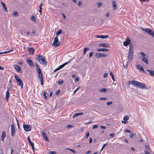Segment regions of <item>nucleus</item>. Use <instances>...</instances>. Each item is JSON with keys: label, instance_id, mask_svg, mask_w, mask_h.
I'll list each match as a JSON object with an SVG mask.
<instances>
[{"label": "nucleus", "instance_id": "obj_1", "mask_svg": "<svg viewBox=\"0 0 154 154\" xmlns=\"http://www.w3.org/2000/svg\"><path fill=\"white\" fill-rule=\"evenodd\" d=\"M132 84L133 85L137 86V87H139L140 88H145L147 89V88L145 85L142 83L136 81L132 80L128 82V85Z\"/></svg>", "mask_w": 154, "mask_h": 154}, {"label": "nucleus", "instance_id": "obj_2", "mask_svg": "<svg viewBox=\"0 0 154 154\" xmlns=\"http://www.w3.org/2000/svg\"><path fill=\"white\" fill-rule=\"evenodd\" d=\"M134 48L132 45L130 44L129 45V49L128 56V59L129 60H131L133 57Z\"/></svg>", "mask_w": 154, "mask_h": 154}, {"label": "nucleus", "instance_id": "obj_3", "mask_svg": "<svg viewBox=\"0 0 154 154\" xmlns=\"http://www.w3.org/2000/svg\"><path fill=\"white\" fill-rule=\"evenodd\" d=\"M38 60L41 64L44 65L45 66L46 65L47 62L45 60V57L40 54L38 55Z\"/></svg>", "mask_w": 154, "mask_h": 154}, {"label": "nucleus", "instance_id": "obj_4", "mask_svg": "<svg viewBox=\"0 0 154 154\" xmlns=\"http://www.w3.org/2000/svg\"><path fill=\"white\" fill-rule=\"evenodd\" d=\"M15 78L17 82V85L21 86V89H22L23 88V83L22 80L18 76L15 75Z\"/></svg>", "mask_w": 154, "mask_h": 154}, {"label": "nucleus", "instance_id": "obj_5", "mask_svg": "<svg viewBox=\"0 0 154 154\" xmlns=\"http://www.w3.org/2000/svg\"><path fill=\"white\" fill-rule=\"evenodd\" d=\"M60 42L59 41V40L57 37H56L54 38V40L53 43L52 44V46L57 47L60 45Z\"/></svg>", "mask_w": 154, "mask_h": 154}, {"label": "nucleus", "instance_id": "obj_6", "mask_svg": "<svg viewBox=\"0 0 154 154\" xmlns=\"http://www.w3.org/2000/svg\"><path fill=\"white\" fill-rule=\"evenodd\" d=\"M23 128L25 131L28 132L30 131L31 130V127L30 125H29L23 124Z\"/></svg>", "mask_w": 154, "mask_h": 154}, {"label": "nucleus", "instance_id": "obj_7", "mask_svg": "<svg viewBox=\"0 0 154 154\" xmlns=\"http://www.w3.org/2000/svg\"><path fill=\"white\" fill-rule=\"evenodd\" d=\"M11 135L13 137L15 133V130L14 126V124L13 123L11 125Z\"/></svg>", "mask_w": 154, "mask_h": 154}, {"label": "nucleus", "instance_id": "obj_8", "mask_svg": "<svg viewBox=\"0 0 154 154\" xmlns=\"http://www.w3.org/2000/svg\"><path fill=\"white\" fill-rule=\"evenodd\" d=\"M96 58H98L103 57H106L107 56V55L105 54L101 53H97L96 54Z\"/></svg>", "mask_w": 154, "mask_h": 154}, {"label": "nucleus", "instance_id": "obj_9", "mask_svg": "<svg viewBox=\"0 0 154 154\" xmlns=\"http://www.w3.org/2000/svg\"><path fill=\"white\" fill-rule=\"evenodd\" d=\"M112 5L113 6V10L115 11L118 9L116 3L114 0L112 1Z\"/></svg>", "mask_w": 154, "mask_h": 154}, {"label": "nucleus", "instance_id": "obj_10", "mask_svg": "<svg viewBox=\"0 0 154 154\" xmlns=\"http://www.w3.org/2000/svg\"><path fill=\"white\" fill-rule=\"evenodd\" d=\"M99 46L100 47L106 48H109L110 45L107 43H103L99 44Z\"/></svg>", "mask_w": 154, "mask_h": 154}, {"label": "nucleus", "instance_id": "obj_11", "mask_svg": "<svg viewBox=\"0 0 154 154\" xmlns=\"http://www.w3.org/2000/svg\"><path fill=\"white\" fill-rule=\"evenodd\" d=\"M129 119V117L128 116H125L124 117L123 119L124 121H122V122L123 123L125 124H127L128 122L126 121Z\"/></svg>", "mask_w": 154, "mask_h": 154}, {"label": "nucleus", "instance_id": "obj_12", "mask_svg": "<svg viewBox=\"0 0 154 154\" xmlns=\"http://www.w3.org/2000/svg\"><path fill=\"white\" fill-rule=\"evenodd\" d=\"M26 62L28 64L31 66L32 67L34 66V64L32 60H27Z\"/></svg>", "mask_w": 154, "mask_h": 154}, {"label": "nucleus", "instance_id": "obj_13", "mask_svg": "<svg viewBox=\"0 0 154 154\" xmlns=\"http://www.w3.org/2000/svg\"><path fill=\"white\" fill-rule=\"evenodd\" d=\"M14 67L17 70L18 72L22 73V72L21 71V67L19 66L15 65L14 66Z\"/></svg>", "mask_w": 154, "mask_h": 154}, {"label": "nucleus", "instance_id": "obj_14", "mask_svg": "<svg viewBox=\"0 0 154 154\" xmlns=\"http://www.w3.org/2000/svg\"><path fill=\"white\" fill-rule=\"evenodd\" d=\"M130 40L127 38L126 40L124 43V45L125 46H127L130 43Z\"/></svg>", "mask_w": 154, "mask_h": 154}, {"label": "nucleus", "instance_id": "obj_15", "mask_svg": "<svg viewBox=\"0 0 154 154\" xmlns=\"http://www.w3.org/2000/svg\"><path fill=\"white\" fill-rule=\"evenodd\" d=\"M6 135L5 133V131H3L2 132V135L1 140H2L3 142H4V138L6 137Z\"/></svg>", "mask_w": 154, "mask_h": 154}, {"label": "nucleus", "instance_id": "obj_16", "mask_svg": "<svg viewBox=\"0 0 154 154\" xmlns=\"http://www.w3.org/2000/svg\"><path fill=\"white\" fill-rule=\"evenodd\" d=\"M42 134L44 139L47 141H48L49 140L47 138V136L46 135V134L45 133L44 131H42Z\"/></svg>", "mask_w": 154, "mask_h": 154}, {"label": "nucleus", "instance_id": "obj_17", "mask_svg": "<svg viewBox=\"0 0 154 154\" xmlns=\"http://www.w3.org/2000/svg\"><path fill=\"white\" fill-rule=\"evenodd\" d=\"M137 68L139 70H141L143 72H145L143 67L141 65H138L137 66Z\"/></svg>", "mask_w": 154, "mask_h": 154}, {"label": "nucleus", "instance_id": "obj_18", "mask_svg": "<svg viewBox=\"0 0 154 154\" xmlns=\"http://www.w3.org/2000/svg\"><path fill=\"white\" fill-rule=\"evenodd\" d=\"M147 71H148L149 73V74L152 76H154V71L151 69H147Z\"/></svg>", "mask_w": 154, "mask_h": 154}, {"label": "nucleus", "instance_id": "obj_19", "mask_svg": "<svg viewBox=\"0 0 154 154\" xmlns=\"http://www.w3.org/2000/svg\"><path fill=\"white\" fill-rule=\"evenodd\" d=\"M97 50L98 51H109V50L106 49V48H101L98 49Z\"/></svg>", "mask_w": 154, "mask_h": 154}, {"label": "nucleus", "instance_id": "obj_20", "mask_svg": "<svg viewBox=\"0 0 154 154\" xmlns=\"http://www.w3.org/2000/svg\"><path fill=\"white\" fill-rule=\"evenodd\" d=\"M10 96V93L9 91V90H8L7 91L6 93V98L7 101H8V98Z\"/></svg>", "mask_w": 154, "mask_h": 154}, {"label": "nucleus", "instance_id": "obj_21", "mask_svg": "<svg viewBox=\"0 0 154 154\" xmlns=\"http://www.w3.org/2000/svg\"><path fill=\"white\" fill-rule=\"evenodd\" d=\"M29 51L30 53L32 54H34L35 50L34 48L30 47L29 49Z\"/></svg>", "mask_w": 154, "mask_h": 154}, {"label": "nucleus", "instance_id": "obj_22", "mask_svg": "<svg viewBox=\"0 0 154 154\" xmlns=\"http://www.w3.org/2000/svg\"><path fill=\"white\" fill-rule=\"evenodd\" d=\"M1 4L3 7V9L6 12H8V10L7 7L5 6V4L2 2V1L1 2Z\"/></svg>", "mask_w": 154, "mask_h": 154}, {"label": "nucleus", "instance_id": "obj_23", "mask_svg": "<svg viewBox=\"0 0 154 154\" xmlns=\"http://www.w3.org/2000/svg\"><path fill=\"white\" fill-rule=\"evenodd\" d=\"M142 60L143 62H145L146 64H148V60L146 58H145L144 57H143Z\"/></svg>", "mask_w": 154, "mask_h": 154}, {"label": "nucleus", "instance_id": "obj_24", "mask_svg": "<svg viewBox=\"0 0 154 154\" xmlns=\"http://www.w3.org/2000/svg\"><path fill=\"white\" fill-rule=\"evenodd\" d=\"M143 30L144 31L147 32L149 34L150 32H151V30L148 28H145L143 29Z\"/></svg>", "mask_w": 154, "mask_h": 154}, {"label": "nucleus", "instance_id": "obj_25", "mask_svg": "<svg viewBox=\"0 0 154 154\" xmlns=\"http://www.w3.org/2000/svg\"><path fill=\"white\" fill-rule=\"evenodd\" d=\"M108 90V89L106 90V88H102L99 90V91L101 92H105Z\"/></svg>", "mask_w": 154, "mask_h": 154}, {"label": "nucleus", "instance_id": "obj_26", "mask_svg": "<svg viewBox=\"0 0 154 154\" xmlns=\"http://www.w3.org/2000/svg\"><path fill=\"white\" fill-rule=\"evenodd\" d=\"M62 32V29H60L59 31L57 32L56 33V35L57 36H58L59 34H61Z\"/></svg>", "mask_w": 154, "mask_h": 154}, {"label": "nucleus", "instance_id": "obj_27", "mask_svg": "<svg viewBox=\"0 0 154 154\" xmlns=\"http://www.w3.org/2000/svg\"><path fill=\"white\" fill-rule=\"evenodd\" d=\"M27 139H28V141L29 143L30 144L31 146H33L34 143L31 142V141L30 140V139L29 137H27Z\"/></svg>", "mask_w": 154, "mask_h": 154}, {"label": "nucleus", "instance_id": "obj_28", "mask_svg": "<svg viewBox=\"0 0 154 154\" xmlns=\"http://www.w3.org/2000/svg\"><path fill=\"white\" fill-rule=\"evenodd\" d=\"M38 79L39 80L41 79H43V77H42V73H41L40 74H38Z\"/></svg>", "mask_w": 154, "mask_h": 154}, {"label": "nucleus", "instance_id": "obj_29", "mask_svg": "<svg viewBox=\"0 0 154 154\" xmlns=\"http://www.w3.org/2000/svg\"><path fill=\"white\" fill-rule=\"evenodd\" d=\"M35 65L36 68L37 69V71H38L39 70H41L39 66H38V64L37 63H35Z\"/></svg>", "mask_w": 154, "mask_h": 154}, {"label": "nucleus", "instance_id": "obj_30", "mask_svg": "<svg viewBox=\"0 0 154 154\" xmlns=\"http://www.w3.org/2000/svg\"><path fill=\"white\" fill-rule=\"evenodd\" d=\"M66 65V64H65V63H63V64L62 65L60 66L58 68V69H59L62 68L63 67H64L65 65Z\"/></svg>", "mask_w": 154, "mask_h": 154}, {"label": "nucleus", "instance_id": "obj_31", "mask_svg": "<svg viewBox=\"0 0 154 154\" xmlns=\"http://www.w3.org/2000/svg\"><path fill=\"white\" fill-rule=\"evenodd\" d=\"M89 48H84V51H83V54H85L86 53V51H87L88 50H89Z\"/></svg>", "mask_w": 154, "mask_h": 154}, {"label": "nucleus", "instance_id": "obj_32", "mask_svg": "<svg viewBox=\"0 0 154 154\" xmlns=\"http://www.w3.org/2000/svg\"><path fill=\"white\" fill-rule=\"evenodd\" d=\"M63 81L61 79L60 81H59L58 83L59 85H61L63 83Z\"/></svg>", "mask_w": 154, "mask_h": 154}, {"label": "nucleus", "instance_id": "obj_33", "mask_svg": "<svg viewBox=\"0 0 154 154\" xmlns=\"http://www.w3.org/2000/svg\"><path fill=\"white\" fill-rule=\"evenodd\" d=\"M79 116H80V113H76L73 115L72 117L73 118H75Z\"/></svg>", "mask_w": 154, "mask_h": 154}, {"label": "nucleus", "instance_id": "obj_34", "mask_svg": "<svg viewBox=\"0 0 154 154\" xmlns=\"http://www.w3.org/2000/svg\"><path fill=\"white\" fill-rule=\"evenodd\" d=\"M97 5L98 8H100V7H102L103 6V4L101 2L97 3Z\"/></svg>", "mask_w": 154, "mask_h": 154}, {"label": "nucleus", "instance_id": "obj_35", "mask_svg": "<svg viewBox=\"0 0 154 154\" xmlns=\"http://www.w3.org/2000/svg\"><path fill=\"white\" fill-rule=\"evenodd\" d=\"M13 50H13H10L9 51H5L4 52H0V54H3V53H9V52H10V51H12V50Z\"/></svg>", "mask_w": 154, "mask_h": 154}, {"label": "nucleus", "instance_id": "obj_36", "mask_svg": "<svg viewBox=\"0 0 154 154\" xmlns=\"http://www.w3.org/2000/svg\"><path fill=\"white\" fill-rule=\"evenodd\" d=\"M13 15L16 17H17L18 15V13L16 11L13 13Z\"/></svg>", "mask_w": 154, "mask_h": 154}, {"label": "nucleus", "instance_id": "obj_37", "mask_svg": "<svg viewBox=\"0 0 154 154\" xmlns=\"http://www.w3.org/2000/svg\"><path fill=\"white\" fill-rule=\"evenodd\" d=\"M149 34L150 35L152 36L153 37V36H154L153 35H154V32L151 30V32H149Z\"/></svg>", "mask_w": 154, "mask_h": 154}, {"label": "nucleus", "instance_id": "obj_38", "mask_svg": "<svg viewBox=\"0 0 154 154\" xmlns=\"http://www.w3.org/2000/svg\"><path fill=\"white\" fill-rule=\"evenodd\" d=\"M149 34L150 35L152 36L153 37V36H154L153 35H154V32L151 30V32H149Z\"/></svg>", "mask_w": 154, "mask_h": 154}, {"label": "nucleus", "instance_id": "obj_39", "mask_svg": "<svg viewBox=\"0 0 154 154\" xmlns=\"http://www.w3.org/2000/svg\"><path fill=\"white\" fill-rule=\"evenodd\" d=\"M31 19L33 21H36V19L34 16H32Z\"/></svg>", "mask_w": 154, "mask_h": 154}, {"label": "nucleus", "instance_id": "obj_40", "mask_svg": "<svg viewBox=\"0 0 154 154\" xmlns=\"http://www.w3.org/2000/svg\"><path fill=\"white\" fill-rule=\"evenodd\" d=\"M140 53L142 57L146 56V54L142 52H140Z\"/></svg>", "mask_w": 154, "mask_h": 154}, {"label": "nucleus", "instance_id": "obj_41", "mask_svg": "<svg viewBox=\"0 0 154 154\" xmlns=\"http://www.w3.org/2000/svg\"><path fill=\"white\" fill-rule=\"evenodd\" d=\"M108 35H102V38L103 39H105L107 37H108Z\"/></svg>", "mask_w": 154, "mask_h": 154}, {"label": "nucleus", "instance_id": "obj_42", "mask_svg": "<svg viewBox=\"0 0 154 154\" xmlns=\"http://www.w3.org/2000/svg\"><path fill=\"white\" fill-rule=\"evenodd\" d=\"M66 150H69L72 151L74 153H75L76 152V151H75L73 149H66Z\"/></svg>", "mask_w": 154, "mask_h": 154}, {"label": "nucleus", "instance_id": "obj_43", "mask_svg": "<svg viewBox=\"0 0 154 154\" xmlns=\"http://www.w3.org/2000/svg\"><path fill=\"white\" fill-rule=\"evenodd\" d=\"M112 102L111 101L109 102H108L106 103V105L107 106H109L112 104Z\"/></svg>", "mask_w": 154, "mask_h": 154}, {"label": "nucleus", "instance_id": "obj_44", "mask_svg": "<svg viewBox=\"0 0 154 154\" xmlns=\"http://www.w3.org/2000/svg\"><path fill=\"white\" fill-rule=\"evenodd\" d=\"M93 54V52H91L89 54V57L90 58L91 57H92Z\"/></svg>", "mask_w": 154, "mask_h": 154}, {"label": "nucleus", "instance_id": "obj_45", "mask_svg": "<svg viewBox=\"0 0 154 154\" xmlns=\"http://www.w3.org/2000/svg\"><path fill=\"white\" fill-rule=\"evenodd\" d=\"M89 132L88 131L86 133V138H88V137L89 136Z\"/></svg>", "mask_w": 154, "mask_h": 154}, {"label": "nucleus", "instance_id": "obj_46", "mask_svg": "<svg viewBox=\"0 0 154 154\" xmlns=\"http://www.w3.org/2000/svg\"><path fill=\"white\" fill-rule=\"evenodd\" d=\"M98 126L96 125H94L93 127V129H96L97 128Z\"/></svg>", "mask_w": 154, "mask_h": 154}, {"label": "nucleus", "instance_id": "obj_47", "mask_svg": "<svg viewBox=\"0 0 154 154\" xmlns=\"http://www.w3.org/2000/svg\"><path fill=\"white\" fill-rule=\"evenodd\" d=\"M66 127L67 128H70L71 127L72 128L73 127V126L72 125H68L66 126Z\"/></svg>", "mask_w": 154, "mask_h": 154}, {"label": "nucleus", "instance_id": "obj_48", "mask_svg": "<svg viewBox=\"0 0 154 154\" xmlns=\"http://www.w3.org/2000/svg\"><path fill=\"white\" fill-rule=\"evenodd\" d=\"M107 99V98L106 97H101L100 98V99H99V100H106Z\"/></svg>", "mask_w": 154, "mask_h": 154}, {"label": "nucleus", "instance_id": "obj_49", "mask_svg": "<svg viewBox=\"0 0 154 154\" xmlns=\"http://www.w3.org/2000/svg\"><path fill=\"white\" fill-rule=\"evenodd\" d=\"M60 90H59L56 91V95H58L60 94Z\"/></svg>", "mask_w": 154, "mask_h": 154}, {"label": "nucleus", "instance_id": "obj_50", "mask_svg": "<svg viewBox=\"0 0 154 154\" xmlns=\"http://www.w3.org/2000/svg\"><path fill=\"white\" fill-rule=\"evenodd\" d=\"M49 154H56L55 152V151H54V152L50 151L49 152Z\"/></svg>", "mask_w": 154, "mask_h": 154}, {"label": "nucleus", "instance_id": "obj_51", "mask_svg": "<svg viewBox=\"0 0 154 154\" xmlns=\"http://www.w3.org/2000/svg\"><path fill=\"white\" fill-rule=\"evenodd\" d=\"M79 80V78L78 77H77L76 78H75V82H77Z\"/></svg>", "mask_w": 154, "mask_h": 154}, {"label": "nucleus", "instance_id": "obj_52", "mask_svg": "<svg viewBox=\"0 0 154 154\" xmlns=\"http://www.w3.org/2000/svg\"><path fill=\"white\" fill-rule=\"evenodd\" d=\"M16 120L17 122V125L18 128H19V124L18 121V120L17 119V118H16Z\"/></svg>", "mask_w": 154, "mask_h": 154}, {"label": "nucleus", "instance_id": "obj_53", "mask_svg": "<svg viewBox=\"0 0 154 154\" xmlns=\"http://www.w3.org/2000/svg\"><path fill=\"white\" fill-rule=\"evenodd\" d=\"M95 37L96 38H102V35H96L95 36Z\"/></svg>", "mask_w": 154, "mask_h": 154}, {"label": "nucleus", "instance_id": "obj_54", "mask_svg": "<svg viewBox=\"0 0 154 154\" xmlns=\"http://www.w3.org/2000/svg\"><path fill=\"white\" fill-rule=\"evenodd\" d=\"M107 75H108L107 73H105L103 75L104 78H105L107 76Z\"/></svg>", "mask_w": 154, "mask_h": 154}, {"label": "nucleus", "instance_id": "obj_55", "mask_svg": "<svg viewBox=\"0 0 154 154\" xmlns=\"http://www.w3.org/2000/svg\"><path fill=\"white\" fill-rule=\"evenodd\" d=\"M134 136V134H132L130 133L129 134V136L131 138L133 137Z\"/></svg>", "mask_w": 154, "mask_h": 154}, {"label": "nucleus", "instance_id": "obj_56", "mask_svg": "<svg viewBox=\"0 0 154 154\" xmlns=\"http://www.w3.org/2000/svg\"><path fill=\"white\" fill-rule=\"evenodd\" d=\"M44 96L45 98L46 99L47 98V97L46 96V94L45 92H44Z\"/></svg>", "mask_w": 154, "mask_h": 154}, {"label": "nucleus", "instance_id": "obj_57", "mask_svg": "<svg viewBox=\"0 0 154 154\" xmlns=\"http://www.w3.org/2000/svg\"><path fill=\"white\" fill-rule=\"evenodd\" d=\"M38 73V74H40L41 73H42V71L41 70H39L38 71H37Z\"/></svg>", "mask_w": 154, "mask_h": 154}, {"label": "nucleus", "instance_id": "obj_58", "mask_svg": "<svg viewBox=\"0 0 154 154\" xmlns=\"http://www.w3.org/2000/svg\"><path fill=\"white\" fill-rule=\"evenodd\" d=\"M109 135L111 137H114V134L113 133H111L109 134Z\"/></svg>", "mask_w": 154, "mask_h": 154}, {"label": "nucleus", "instance_id": "obj_59", "mask_svg": "<svg viewBox=\"0 0 154 154\" xmlns=\"http://www.w3.org/2000/svg\"><path fill=\"white\" fill-rule=\"evenodd\" d=\"M107 144H108V143H106L105 144H104L103 145V146H102V149H103L104 148V147L106 146Z\"/></svg>", "mask_w": 154, "mask_h": 154}, {"label": "nucleus", "instance_id": "obj_60", "mask_svg": "<svg viewBox=\"0 0 154 154\" xmlns=\"http://www.w3.org/2000/svg\"><path fill=\"white\" fill-rule=\"evenodd\" d=\"M78 5L79 6H81L82 5V3L81 1L79 2Z\"/></svg>", "mask_w": 154, "mask_h": 154}, {"label": "nucleus", "instance_id": "obj_61", "mask_svg": "<svg viewBox=\"0 0 154 154\" xmlns=\"http://www.w3.org/2000/svg\"><path fill=\"white\" fill-rule=\"evenodd\" d=\"M71 62V60H69L68 62H66L65 63V64H66V65L67 64H68L69 63H70Z\"/></svg>", "mask_w": 154, "mask_h": 154}, {"label": "nucleus", "instance_id": "obj_62", "mask_svg": "<svg viewBox=\"0 0 154 154\" xmlns=\"http://www.w3.org/2000/svg\"><path fill=\"white\" fill-rule=\"evenodd\" d=\"M144 152L145 154H150L149 152L148 151L146 150H145Z\"/></svg>", "mask_w": 154, "mask_h": 154}, {"label": "nucleus", "instance_id": "obj_63", "mask_svg": "<svg viewBox=\"0 0 154 154\" xmlns=\"http://www.w3.org/2000/svg\"><path fill=\"white\" fill-rule=\"evenodd\" d=\"M100 128L104 129H106V127L105 126H103V125H101L100 126Z\"/></svg>", "mask_w": 154, "mask_h": 154}, {"label": "nucleus", "instance_id": "obj_64", "mask_svg": "<svg viewBox=\"0 0 154 154\" xmlns=\"http://www.w3.org/2000/svg\"><path fill=\"white\" fill-rule=\"evenodd\" d=\"M40 80H41V85H43V79H40Z\"/></svg>", "mask_w": 154, "mask_h": 154}]
</instances>
